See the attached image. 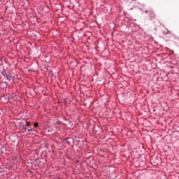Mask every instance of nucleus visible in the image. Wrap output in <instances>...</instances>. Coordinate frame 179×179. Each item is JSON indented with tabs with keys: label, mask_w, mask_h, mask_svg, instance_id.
<instances>
[{
	"label": "nucleus",
	"mask_w": 179,
	"mask_h": 179,
	"mask_svg": "<svg viewBox=\"0 0 179 179\" xmlns=\"http://www.w3.org/2000/svg\"><path fill=\"white\" fill-rule=\"evenodd\" d=\"M1 73L3 78H5L6 80H8V82H11V80L13 83L15 82V73L10 72H3Z\"/></svg>",
	"instance_id": "obj_1"
},
{
	"label": "nucleus",
	"mask_w": 179,
	"mask_h": 179,
	"mask_svg": "<svg viewBox=\"0 0 179 179\" xmlns=\"http://www.w3.org/2000/svg\"><path fill=\"white\" fill-rule=\"evenodd\" d=\"M34 127L35 128H38V122H35V123L34 124Z\"/></svg>",
	"instance_id": "obj_3"
},
{
	"label": "nucleus",
	"mask_w": 179,
	"mask_h": 179,
	"mask_svg": "<svg viewBox=\"0 0 179 179\" xmlns=\"http://www.w3.org/2000/svg\"><path fill=\"white\" fill-rule=\"evenodd\" d=\"M1 112H0V115H1Z\"/></svg>",
	"instance_id": "obj_10"
},
{
	"label": "nucleus",
	"mask_w": 179,
	"mask_h": 179,
	"mask_svg": "<svg viewBox=\"0 0 179 179\" xmlns=\"http://www.w3.org/2000/svg\"><path fill=\"white\" fill-rule=\"evenodd\" d=\"M22 129H24V131H27V125L22 126Z\"/></svg>",
	"instance_id": "obj_4"
},
{
	"label": "nucleus",
	"mask_w": 179,
	"mask_h": 179,
	"mask_svg": "<svg viewBox=\"0 0 179 179\" xmlns=\"http://www.w3.org/2000/svg\"><path fill=\"white\" fill-rule=\"evenodd\" d=\"M5 84L6 85V82H5Z\"/></svg>",
	"instance_id": "obj_9"
},
{
	"label": "nucleus",
	"mask_w": 179,
	"mask_h": 179,
	"mask_svg": "<svg viewBox=\"0 0 179 179\" xmlns=\"http://www.w3.org/2000/svg\"><path fill=\"white\" fill-rule=\"evenodd\" d=\"M1 59H0V61H1Z\"/></svg>",
	"instance_id": "obj_11"
},
{
	"label": "nucleus",
	"mask_w": 179,
	"mask_h": 179,
	"mask_svg": "<svg viewBox=\"0 0 179 179\" xmlns=\"http://www.w3.org/2000/svg\"><path fill=\"white\" fill-rule=\"evenodd\" d=\"M148 14L152 19L156 18V14H155V11L153 10V9L148 10Z\"/></svg>",
	"instance_id": "obj_2"
},
{
	"label": "nucleus",
	"mask_w": 179,
	"mask_h": 179,
	"mask_svg": "<svg viewBox=\"0 0 179 179\" xmlns=\"http://www.w3.org/2000/svg\"><path fill=\"white\" fill-rule=\"evenodd\" d=\"M26 122H27V124H25V125H27V127H29L30 126V122L26 121Z\"/></svg>",
	"instance_id": "obj_5"
},
{
	"label": "nucleus",
	"mask_w": 179,
	"mask_h": 179,
	"mask_svg": "<svg viewBox=\"0 0 179 179\" xmlns=\"http://www.w3.org/2000/svg\"><path fill=\"white\" fill-rule=\"evenodd\" d=\"M145 13H149V10H145Z\"/></svg>",
	"instance_id": "obj_7"
},
{
	"label": "nucleus",
	"mask_w": 179,
	"mask_h": 179,
	"mask_svg": "<svg viewBox=\"0 0 179 179\" xmlns=\"http://www.w3.org/2000/svg\"><path fill=\"white\" fill-rule=\"evenodd\" d=\"M28 132H31V131H33V129H27Z\"/></svg>",
	"instance_id": "obj_6"
},
{
	"label": "nucleus",
	"mask_w": 179,
	"mask_h": 179,
	"mask_svg": "<svg viewBox=\"0 0 179 179\" xmlns=\"http://www.w3.org/2000/svg\"><path fill=\"white\" fill-rule=\"evenodd\" d=\"M168 33H171V31H168Z\"/></svg>",
	"instance_id": "obj_8"
}]
</instances>
